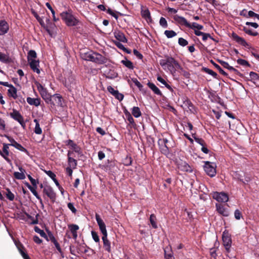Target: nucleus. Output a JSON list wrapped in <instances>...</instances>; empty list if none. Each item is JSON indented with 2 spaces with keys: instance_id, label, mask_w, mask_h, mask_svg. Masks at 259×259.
<instances>
[{
  "instance_id": "obj_1",
  "label": "nucleus",
  "mask_w": 259,
  "mask_h": 259,
  "mask_svg": "<svg viewBox=\"0 0 259 259\" xmlns=\"http://www.w3.org/2000/svg\"><path fill=\"white\" fill-rule=\"evenodd\" d=\"M159 63L163 70L166 72H169L173 75L177 70L181 68L179 63L174 58L168 56L166 57L164 59L160 60Z\"/></svg>"
},
{
  "instance_id": "obj_2",
  "label": "nucleus",
  "mask_w": 259,
  "mask_h": 259,
  "mask_svg": "<svg viewBox=\"0 0 259 259\" xmlns=\"http://www.w3.org/2000/svg\"><path fill=\"white\" fill-rule=\"evenodd\" d=\"M61 18L68 26L76 25L78 20L72 15L71 11L63 12L60 14Z\"/></svg>"
},
{
  "instance_id": "obj_3",
  "label": "nucleus",
  "mask_w": 259,
  "mask_h": 259,
  "mask_svg": "<svg viewBox=\"0 0 259 259\" xmlns=\"http://www.w3.org/2000/svg\"><path fill=\"white\" fill-rule=\"evenodd\" d=\"M35 84L41 97L45 102L47 103H52V95L48 93L47 89L37 81L35 82Z\"/></svg>"
},
{
  "instance_id": "obj_4",
  "label": "nucleus",
  "mask_w": 259,
  "mask_h": 259,
  "mask_svg": "<svg viewBox=\"0 0 259 259\" xmlns=\"http://www.w3.org/2000/svg\"><path fill=\"white\" fill-rule=\"evenodd\" d=\"M216 165L215 163L209 161H205L204 169L206 173L211 177H213L216 174Z\"/></svg>"
},
{
  "instance_id": "obj_5",
  "label": "nucleus",
  "mask_w": 259,
  "mask_h": 259,
  "mask_svg": "<svg viewBox=\"0 0 259 259\" xmlns=\"http://www.w3.org/2000/svg\"><path fill=\"white\" fill-rule=\"evenodd\" d=\"M223 244L228 252H230V248L232 244V239L230 234L227 231L223 232L222 234Z\"/></svg>"
},
{
  "instance_id": "obj_6",
  "label": "nucleus",
  "mask_w": 259,
  "mask_h": 259,
  "mask_svg": "<svg viewBox=\"0 0 259 259\" xmlns=\"http://www.w3.org/2000/svg\"><path fill=\"white\" fill-rule=\"evenodd\" d=\"M10 116L14 120L17 121L23 128H25L26 124L24 121L23 116L19 112L15 109L13 110V112L10 113Z\"/></svg>"
},
{
  "instance_id": "obj_7",
  "label": "nucleus",
  "mask_w": 259,
  "mask_h": 259,
  "mask_svg": "<svg viewBox=\"0 0 259 259\" xmlns=\"http://www.w3.org/2000/svg\"><path fill=\"white\" fill-rule=\"evenodd\" d=\"M211 195L212 198L218 202H226L229 200L228 195L225 192H213Z\"/></svg>"
},
{
  "instance_id": "obj_8",
  "label": "nucleus",
  "mask_w": 259,
  "mask_h": 259,
  "mask_svg": "<svg viewBox=\"0 0 259 259\" xmlns=\"http://www.w3.org/2000/svg\"><path fill=\"white\" fill-rule=\"evenodd\" d=\"M89 61L98 64H103L105 62V58L101 54L93 52Z\"/></svg>"
},
{
  "instance_id": "obj_9",
  "label": "nucleus",
  "mask_w": 259,
  "mask_h": 259,
  "mask_svg": "<svg viewBox=\"0 0 259 259\" xmlns=\"http://www.w3.org/2000/svg\"><path fill=\"white\" fill-rule=\"evenodd\" d=\"M96 220L103 236L108 235L105 224L98 214H96Z\"/></svg>"
},
{
  "instance_id": "obj_10",
  "label": "nucleus",
  "mask_w": 259,
  "mask_h": 259,
  "mask_svg": "<svg viewBox=\"0 0 259 259\" xmlns=\"http://www.w3.org/2000/svg\"><path fill=\"white\" fill-rule=\"evenodd\" d=\"M5 137L7 138L9 141L11 143L10 144V146L14 147L17 149L24 152H27V150L23 147L21 144L17 143L13 138L9 137V136L5 135Z\"/></svg>"
},
{
  "instance_id": "obj_11",
  "label": "nucleus",
  "mask_w": 259,
  "mask_h": 259,
  "mask_svg": "<svg viewBox=\"0 0 259 259\" xmlns=\"http://www.w3.org/2000/svg\"><path fill=\"white\" fill-rule=\"evenodd\" d=\"M43 191L52 200L56 199V193L51 187L49 186L45 187Z\"/></svg>"
},
{
  "instance_id": "obj_12",
  "label": "nucleus",
  "mask_w": 259,
  "mask_h": 259,
  "mask_svg": "<svg viewBox=\"0 0 259 259\" xmlns=\"http://www.w3.org/2000/svg\"><path fill=\"white\" fill-rule=\"evenodd\" d=\"M173 18L179 24L184 25L188 28L190 27V23L184 17L176 15L174 16Z\"/></svg>"
},
{
  "instance_id": "obj_13",
  "label": "nucleus",
  "mask_w": 259,
  "mask_h": 259,
  "mask_svg": "<svg viewBox=\"0 0 259 259\" xmlns=\"http://www.w3.org/2000/svg\"><path fill=\"white\" fill-rule=\"evenodd\" d=\"M9 30L8 23L5 20H0V35L7 33Z\"/></svg>"
},
{
  "instance_id": "obj_14",
  "label": "nucleus",
  "mask_w": 259,
  "mask_h": 259,
  "mask_svg": "<svg viewBox=\"0 0 259 259\" xmlns=\"http://www.w3.org/2000/svg\"><path fill=\"white\" fill-rule=\"evenodd\" d=\"M28 62H29L30 66L31 68L32 69V70L34 72L37 73V74H39L40 72V71L39 69V62L38 60H31V61H28Z\"/></svg>"
},
{
  "instance_id": "obj_15",
  "label": "nucleus",
  "mask_w": 259,
  "mask_h": 259,
  "mask_svg": "<svg viewBox=\"0 0 259 259\" xmlns=\"http://www.w3.org/2000/svg\"><path fill=\"white\" fill-rule=\"evenodd\" d=\"M19 170L20 172L15 171L14 173V177L17 180H24L25 179V170L21 166L19 167Z\"/></svg>"
},
{
  "instance_id": "obj_16",
  "label": "nucleus",
  "mask_w": 259,
  "mask_h": 259,
  "mask_svg": "<svg viewBox=\"0 0 259 259\" xmlns=\"http://www.w3.org/2000/svg\"><path fill=\"white\" fill-rule=\"evenodd\" d=\"M233 39L238 44H240L241 45L245 47H248L249 45L245 41V40L238 35H237L236 34L233 33Z\"/></svg>"
},
{
  "instance_id": "obj_17",
  "label": "nucleus",
  "mask_w": 259,
  "mask_h": 259,
  "mask_svg": "<svg viewBox=\"0 0 259 259\" xmlns=\"http://www.w3.org/2000/svg\"><path fill=\"white\" fill-rule=\"evenodd\" d=\"M168 140L165 138H163L161 139H160L159 141V144L161 145L162 146H164L163 148H161L162 151L166 153L168 151V148L169 147V145L168 144Z\"/></svg>"
},
{
  "instance_id": "obj_18",
  "label": "nucleus",
  "mask_w": 259,
  "mask_h": 259,
  "mask_svg": "<svg viewBox=\"0 0 259 259\" xmlns=\"http://www.w3.org/2000/svg\"><path fill=\"white\" fill-rule=\"evenodd\" d=\"M53 98L54 102L52 101V103L53 104H57L58 106H62V97L60 94H56L52 96V98Z\"/></svg>"
},
{
  "instance_id": "obj_19",
  "label": "nucleus",
  "mask_w": 259,
  "mask_h": 259,
  "mask_svg": "<svg viewBox=\"0 0 259 259\" xmlns=\"http://www.w3.org/2000/svg\"><path fill=\"white\" fill-rule=\"evenodd\" d=\"M178 168L182 171L186 172H191L192 169L191 167L185 162H181L178 164Z\"/></svg>"
},
{
  "instance_id": "obj_20",
  "label": "nucleus",
  "mask_w": 259,
  "mask_h": 259,
  "mask_svg": "<svg viewBox=\"0 0 259 259\" xmlns=\"http://www.w3.org/2000/svg\"><path fill=\"white\" fill-rule=\"evenodd\" d=\"M102 239L103 242V246L105 250L109 252H111V244L110 242L107 239V235L103 236Z\"/></svg>"
},
{
  "instance_id": "obj_21",
  "label": "nucleus",
  "mask_w": 259,
  "mask_h": 259,
  "mask_svg": "<svg viewBox=\"0 0 259 259\" xmlns=\"http://www.w3.org/2000/svg\"><path fill=\"white\" fill-rule=\"evenodd\" d=\"M66 144L69 146L72 149H73L75 152L79 153L80 151V148L73 142L71 140H68L65 142Z\"/></svg>"
},
{
  "instance_id": "obj_22",
  "label": "nucleus",
  "mask_w": 259,
  "mask_h": 259,
  "mask_svg": "<svg viewBox=\"0 0 259 259\" xmlns=\"http://www.w3.org/2000/svg\"><path fill=\"white\" fill-rule=\"evenodd\" d=\"M26 101L27 103L30 105L38 106L40 104V99L38 98H32L31 97H27Z\"/></svg>"
},
{
  "instance_id": "obj_23",
  "label": "nucleus",
  "mask_w": 259,
  "mask_h": 259,
  "mask_svg": "<svg viewBox=\"0 0 259 259\" xmlns=\"http://www.w3.org/2000/svg\"><path fill=\"white\" fill-rule=\"evenodd\" d=\"M45 172L49 177L52 179V180L54 181L59 189L61 188V189H62V187L60 186L58 181L56 179V175L51 170H46Z\"/></svg>"
},
{
  "instance_id": "obj_24",
  "label": "nucleus",
  "mask_w": 259,
  "mask_h": 259,
  "mask_svg": "<svg viewBox=\"0 0 259 259\" xmlns=\"http://www.w3.org/2000/svg\"><path fill=\"white\" fill-rule=\"evenodd\" d=\"M217 210L218 212L225 217H227L229 215V213L227 209H226L224 206H223L221 204H216Z\"/></svg>"
},
{
  "instance_id": "obj_25",
  "label": "nucleus",
  "mask_w": 259,
  "mask_h": 259,
  "mask_svg": "<svg viewBox=\"0 0 259 259\" xmlns=\"http://www.w3.org/2000/svg\"><path fill=\"white\" fill-rule=\"evenodd\" d=\"M219 62L225 68L228 69L229 71L235 73H238V71L237 70L233 68L232 66L229 65V64L223 60H219Z\"/></svg>"
},
{
  "instance_id": "obj_26",
  "label": "nucleus",
  "mask_w": 259,
  "mask_h": 259,
  "mask_svg": "<svg viewBox=\"0 0 259 259\" xmlns=\"http://www.w3.org/2000/svg\"><path fill=\"white\" fill-rule=\"evenodd\" d=\"M72 152L69 151L68 152V165L69 167H72V168H75L77 165V161L74 158L71 157V154Z\"/></svg>"
},
{
  "instance_id": "obj_27",
  "label": "nucleus",
  "mask_w": 259,
  "mask_h": 259,
  "mask_svg": "<svg viewBox=\"0 0 259 259\" xmlns=\"http://www.w3.org/2000/svg\"><path fill=\"white\" fill-rule=\"evenodd\" d=\"M115 37L119 41L122 42H126L127 39L124 34L121 31H117L114 33Z\"/></svg>"
},
{
  "instance_id": "obj_28",
  "label": "nucleus",
  "mask_w": 259,
  "mask_h": 259,
  "mask_svg": "<svg viewBox=\"0 0 259 259\" xmlns=\"http://www.w3.org/2000/svg\"><path fill=\"white\" fill-rule=\"evenodd\" d=\"M142 16L147 21H151V17L150 11L148 9H142L141 10Z\"/></svg>"
},
{
  "instance_id": "obj_29",
  "label": "nucleus",
  "mask_w": 259,
  "mask_h": 259,
  "mask_svg": "<svg viewBox=\"0 0 259 259\" xmlns=\"http://www.w3.org/2000/svg\"><path fill=\"white\" fill-rule=\"evenodd\" d=\"M17 90L13 85H11L10 88L8 90V96L14 99L17 98Z\"/></svg>"
},
{
  "instance_id": "obj_30",
  "label": "nucleus",
  "mask_w": 259,
  "mask_h": 259,
  "mask_svg": "<svg viewBox=\"0 0 259 259\" xmlns=\"http://www.w3.org/2000/svg\"><path fill=\"white\" fill-rule=\"evenodd\" d=\"M164 256L166 259H175L172 255L171 247L170 246H167L164 249Z\"/></svg>"
},
{
  "instance_id": "obj_31",
  "label": "nucleus",
  "mask_w": 259,
  "mask_h": 259,
  "mask_svg": "<svg viewBox=\"0 0 259 259\" xmlns=\"http://www.w3.org/2000/svg\"><path fill=\"white\" fill-rule=\"evenodd\" d=\"M70 230V231L73 235V238L74 239H76L77 237V231L79 229V227L77 225H70L68 226Z\"/></svg>"
},
{
  "instance_id": "obj_32",
  "label": "nucleus",
  "mask_w": 259,
  "mask_h": 259,
  "mask_svg": "<svg viewBox=\"0 0 259 259\" xmlns=\"http://www.w3.org/2000/svg\"><path fill=\"white\" fill-rule=\"evenodd\" d=\"M148 85L149 88L156 95H161V93L159 89L153 83L148 82Z\"/></svg>"
},
{
  "instance_id": "obj_33",
  "label": "nucleus",
  "mask_w": 259,
  "mask_h": 259,
  "mask_svg": "<svg viewBox=\"0 0 259 259\" xmlns=\"http://www.w3.org/2000/svg\"><path fill=\"white\" fill-rule=\"evenodd\" d=\"M233 178L240 181H243V177L245 176V173L243 171H236L233 175Z\"/></svg>"
},
{
  "instance_id": "obj_34",
  "label": "nucleus",
  "mask_w": 259,
  "mask_h": 259,
  "mask_svg": "<svg viewBox=\"0 0 259 259\" xmlns=\"http://www.w3.org/2000/svg\"><path fill=\"white\" fill-rule=\"evenodd\" d=\"M132 113L133 116L136 118H138L141 116V112L138 107H134L132 108Z\"/></svg>"
},
{
  "instance_id": "obj_35",
  "label": "nucleus",
  "mask_w": 259,
  "mask_h": 259,
  "mask_svg": "<svg viewBox=\"0 0 259 259\" xmlns=\"http://www.w3.org/2000/svg\"><path fill=\"white\" fill-rule=\"evenodd\" d=\"M34 122L35 123V126L34 132L37 135H40L42 133V130L40 127V125L38 120L36 119L34 120Z\"/></svg>"
},
{
  "instance_id": "obj_36",
  "label": "nucleus",
  "mask_w": 259,
  "mask_h": 259,
  "mask_svg": "<svg viewBox=\"0 0 259 259\" xmlns=\"http://www.w3.org/2000/svg\"><path fill=\"white\" fill-rule=\"evenodd\" d=\"M189 28L194 29V31L195 30H200L203 29V26L196 22H193L190 24V27H189Z\"/></svg>"
},
{
  "instance_id": "obj_37",
  "label": "nucleus",
  "mask_w": 259,
  "mask_h": 259,
  "mask_svg": "<svg viewBox=\"0 0 259 259\" xmlns=\"http://www.w3.org/2000/svg\"><path fill=\"white\" fill-rule=\"evenodd\" d=\"M34 230H35V231L36 232L38 233L42 237H44L47 241H49V239H48V236L46 235V234L45 233V232L43 230H41L40 229H39L37 227H35L34 228Z\"/></svg>"
},
{
  "instance_id": "obj_38",
  "label": "nucleus",
  "mask_w": 259,
  "mask_h": 259,
  "mask_svg": "<svg viewBox=\"0 0 259 259\" xmlns=\"http://www.w3.org/2000/svg\"><path fill=\"white\" fill-rule=\"evenodd\" d=\"M157 79L159 82L163 84L167 89H168L170 91H172V88L170 87V85L167 84L166 81L162 77H161L160 76H158L157 78Z\"/></svg>"
},
{
  "instance_id": "obj_39",
  "label": "nucleus",
  "mask_w": 259,
  "mask_h": 259,
  "mask_svg": "<svg viewBox=\"0 0 259 259\" xmlns=\"http://www.w3.org/2000/svg\"><path fill=\"white\" fill-rule=\"evenodd\" d=\"M249 76L250 80L254 82H256L259 81V76L257 74L254 72H250L249 73Z\"/></svg>"
},
{
  "instance_id": "obj_40",
  "label": "nucleus",
  "mask_w": 259,
  "mask_h": 259,
  "mask_svg": "<svg viewBox=\"0 0 259 259\" xmlns=\"http://www.w3.org/2000/svg\"><path fill=\"white\" fill-rule=\"evenodd\" d=\"M36 58V52L33 50H30L29 51L28 53V61H31L33 60H35V58Z\"/></svg>"
},
{
  "instance_id": "obj_41",
  "label": "nucleus",
  "mask_w": 259,
  "mask_h": 259,
  "mask_svg": "<svg viewBox=\"0 0 259 259\" xmlns=\"http://www.w3.org/2000/svg\"><path fill=\"white\" fill-rule=\"evenodd\" d=\"M164 34L168 38H172L177 35V33L175 31H174V30H166L164 31Z\"/></svg>"
},
{
  "instance_id": "obj_42",
  "label": "nucleus",
  "mask_w": 259,
  "mask_h": 259,
  "mask_svg": "<svg viewBox=\"0 0 259 259\" xmlns=\"http://www.w3.org/2000/svg\"><path fill=\"white\" fill-rule=\"evenodd\" d=\"M0 61L7 63L9 61V57L8 55L0 52Z\"/></svg>"
},
{
  "instance_id": "obj_43",
  "label": "nucleus",
  "mask_w": 259,
  "mask_h": 259,
  "mask_svg": "<svg viewBox=\"0 0 259 259\" xmlns=\"http://www.w3.org/2000/svg\"><path fill=\"white\" fill-rule=\"evenodd\" d=\"M243 31L247 34L252 35V36H256L258 35V33L256 31H253L250 29L246 27H244L243 28Z\"/></svg>"
},
{
  "instance_id": "obj_44",
  "label": "nucleus",
  "mask_w": 259,
  "mask_h": 259,
  "mask_svg": "<svg viewBox=\"0 0 259 259\" xmlns=\"http://www.w3.org/2000/svg\"><path fill=\"white\" fill-rule=\"evenodd\" d=\"M124 113H125V115L126 117L127 120L130 122V123H131L133 125L134 124H135L134 119L133 118L131 114H130V113L127 111H124Z\"/></svg>"
},
{
  "instance_id": "obj_45",
  "label": "nucleus",
  "mask_w": 259,
  "mask_h": 259,
  "mask_svg": "<svg viewBox=\"0 0 259 259\" xmlns=\"http://www.w3.org/2000/svg\"><path fill=\"white\" fill-rule=\"evenodd\" d=\"M121 63L126 67H127L129 69H133L134 66L133 65L132 62L127 59L123 60L121 61Z\"/></svg>"
},
{
  "instance_id": "obj_46",
  "label": "nucleus",
  "mask_w": 259,
  "mask_h": 259,
  "mask_svg": "<svg viewBox=\"0 0 259 259\" xmlns=\"http://www.w3.org/2000/svg\"><path fill=\"white\" fill-rule=\"evenodd\" d=\"M155 220H156L155 216L153 214H151L150 217V221L151 224L153 228H155V229L157 228V224L156 223Z\"/></svg>"
},
{
  "instance_id": "obj_47",
  "label": "nucleus",
  "mask_w": 259,
  "mask_h": 259,
  "mask_svg": "<svg viewBox=\"0 0 259 259\" xmlns=\"http://www.w3.org/2000/svg\"><path fill=\"white\" fill-rule=\"evenodd\" d=\"M36 187H32L29 188V190L32 193V194L36 197V198L39 200L40 202L42 201V200L40 196L38 195V193L36 191Z\"/></svg>"
},
{
  "instance_id": "obj_48",
  "label": "nucleus",
  "mask_w": 259,
  "mask_h": 259,
  "mask_svg": "<svg viewBox=\"0 0 259 259\" xmlns=\"http://www.w3.org/2000/svg\"><path fill=\"white\" fill-rule=\"evenodd\" d=\"M6 196L10 201H13L15 198L14 194L9 189H7Z\"/></svg>"
},
{
  "instance_id": "obj_49",
  "label": "nucleus",
  "mask_w": 259,
  "mask_h": 259,
  "mask_svg": "<svg viewBox=\"0 0 259 259\" xmlns=\"http://www.w3.org/2000/svg\"><path fill=\"white\" fill-rule=\"evenodd\" d=\"M9 155V151H3L1 154V156H2L7 162H10V160L8 158V156Z\"/></svg>"
},
{
  "instance_id": "obj_50",
  "label": "nucleus",
  "mask_w": 259,
  "mask_h": 259,
  "mask_svg": "<svg viewBox=\"0 0 259 259\" xmlns=\"http://www.w3.org/2000/svg\"><path fill=\"white\" fill-rule=\"evenodd\" d=\"M178 43L182 47L186 46L188 44V41L182 37L179 38Z\"/></svg>"
},
{
  "instance_id": "obj_51",
  "label": "nucleus",
  "mask_w": 259,
  "mask_h": 259,
  "mask_svg": "<svg viewBox=\"0 0 259 259\" xmlns=\"http://www.w3.org/2000/svg\"><path fill=\"white\" fill-rule=\"evenodd\" d=\"M160 25L163 28H166L167 27V23L166 19L163 17H161L159 21Z\"/></svg>"
},
{
  "instance_id": "obj_52",
  "label": "nucleus",
  "mask_w": 259,
  "mask_h": 259,
  "mask_svg": "<svg viewBox=\"0 0 259 259\" xmlns=\"http://www.w3.org/2000/svg\"><path fill=\"white\" fill-rule=\"evenodd\" d=\"M93 52H88L87 53H85L84 54H82V58L85 60L89 61V58H90V56H91V55L92 54Z\"/></svg>"
},
{
  "instance_id": "obj_53",
  "label": "nucleus",
  "mask_w": 259,
  "mask_h": 259,
  "mask_svg": "<svg viewBox=\"0 0 259 259\" xmlns=\"http://www.w3.org/2000/svg\"><path fill=\"white\" fill-rule=\"evenodd\" d=\"M91 234H92V238L94 239V240L96 242H99L100 239H99V237L98 234L96 232L93 231H92Z\"/></svg>"
},
{
  "instance_id": "obj_54",
  "label": "nucleus",
  "mask_w": 259,
  "mask_h": 259,
  "mask_svg": "<svg viewBox=\"0 0 259 259\" xmlns=\"http://www.w3.org/2000/svg\"><path fill=\"white\" fill-rule=\"evenodd\" d=\"M193 138L195 141L198 144H199L201 146H203L205 145V142L204 140L202 139L197 138L194 135H192Z\"/></svg>"
},
{
  "instance_id": "obj_55",
  "label": "nucleus",
  "mask_w": 259,
  "mask_h": 259,
  "mask_svg": "<svg viewBox=\"0 0 259 259\" xmlns=\"http://www.w3.org/2000/svg\"><path fill=\"white\" fill-rule=\"evenodd\" d=\"M204 71H205V72L206 73H208V74H210V75H212L214 77H216L217 76V73H215L213 70H211V69H210L209 68H204Z\"/></svg>"
},
{
  "instance_id": "obj_56",
  "label": "nucleus",
  "mask_w": 259,
  "mask_h": 259,
  "mask_svg": "<svg viewBox=\"0 0 259 259\" xmlns=\"http://www.w3.org/2000/svg\"><path fill=\"white\" fill-rule=\"evenodd\" d=\"M214 66L219 71L220 73L224 75H227V74L224 71L221 67L216 63H213Z\"/></svg>"
},
{
  "instance_id": "obj_57",
  "label": "nucleus",
  "mask_w": 259,
  "mask_h": 259,
  "mask_svg": "<svg viewBox=\"0 0 259 259\" xmlns=\"http://www.w3.org/2000/svg\"><path fill=\"white\" fill-rule=\"evenodd\" d=\"M116 45L119 49L124 51L127 53L130 54L131 53L130 51H128L122 44L120 42H117L116 44Z\"/></svg>"
},
{
  "instance_id": "obj_58",
  "label": "nucleus",
  "mask_w": 259,
  "mask_h": 259,
  "mask_svg": "<svg viewBox=\"0 0 259 259\" xmlns=\"http://www.w3.org/2000/svg\"><path fill=\"white\" fill-rule=\"evenodd\" d=\"M113 96L119 101L122 100L124 97L123 95L122 94L119 93L118 91L115 93V94Z\"/></svg>"
},
{
  "instance_id": "obj_59",
  "label": "nucleus",
  "mask_w": 259,
  "mask_h": 259,
  "mask_svg": "<svg viewBox=\"0 0 259 259\" xmlns=\"http://www.w3.org/2000/svg\"><path fill=\"white\" fill-rule=\"evenodd\" d=\"M237 62L238 64L243 65V66H248L249 65L248 62L243 59H239L237 60Z\"/></svg>"
},
{
  "instance_id": "obj_60",
  "label": "nucleus",
  "mask_w": 259,
  "mask_h": 259,
  "mask_svg": "<svg viewBox=\"0 0 259 259\" xmlns=\"http://www.w3.org/2000/svg\"><path fill=\"white\" fill-rule=\"evenodd\" d=\"M248 16L249 17H255L257 20H259V15L255 13L252 11H249L248 12Z\"/></svg>"
},
{
  "instance_id": "obj_61",
  "label": "nucleus",
  "mask_w": 259,
  "mask_h": 259,
  "mask_svg": "<svg viewBox=\"0 0 259 259\" xmlns=\"http://www.w3.org/2000/svg\"><path fill=\"white\" fill-rule=\"evenodd\" d=\"M184 105L187 107L190 110H191V107H192L193 106V105L192 104V103L191 102V101L186 99L184 101Z\"/></svg>"
},
{
  "instance_id": "obj_62",
  "label": "nucleus",
  "mask_w": 259,
  "mask_h": 259,
  "mask_svg": "<svg viewBox=\"0 0 259 259\" xmlns=\"http://www.w3.org/2000/svg\"><path fill=\"white\" fill-rule=\"evenodd\" d=\"M48 237L49 239V241H51L53 243L55 242L56 241V240L55 237L54 236L53 234L50 231H48Z\"/></svg>"
},
{
  "instance_id": "obj_63",
  "label": "nucleus",
  "mask_w": 259,
  "mask_h": 259,
  "mask_svg": "<svg viewBox=\"0 0 259 259\" xmlns=\"http://www.w3.org/2000/svg\"><path fill=\"white\" fill-rule=\"evenodd\" d=\"M132 81L135 83V84L141 90L143 88V85L141 83L137 80L136 78H133Z\"/></svg>"
},
{
  "instance_id": "obj_64",
  "label": "nucleus",
  "mask_w": 259,
  "mask_h": 259,
  "mask_svg": "<svg viewBox=\"0 0 259 259\" xmlns=\"http://www.w3.org/2000/svg\"><path fill=\"white\" fill-rule=\"evenodd\" d=\"M6 128V123L4 120L0 118V130L5 131Z\"/></svg>"
}]
</instances>
